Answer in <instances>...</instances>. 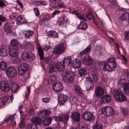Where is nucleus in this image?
I'll return each mask as SVG.
<instances>
[{"label":"nucleus","instance_id":"1","mask_svg":"<svg viewBox=\"0 0 129 129\" xmlns=\"http://www.w3.org/2000/svg\"><path fill=\"white\" fill-rule=\"evenodd\" d=\"M71 57L68 56L65 57L60 63L59 65L52 62L50 64L49 68V72L51 73L55 72L57 70L62 72V80L66 84L73 83L75 78L74 73L69 71H65L64 69H68L72 67L75 69H77L80 67L81 61L77 59L74 60L72 63Z\"/></svg>","mask_w":129,"mask_h":129},{"label":"nucleus","instance_id":"2","mask_svg":"<svg viewBox=\"0 0 129 129\" xmlns=\"http://www.w3.org/2000/svg\"><path fill=\"white\" fill-rule=\"evenodd\" d=\"M69 118V115L67 113L64 114L61 116L55 117V120L57 123L53 125L52 128L54 129H59L60 126L59 123L61 122L64 125L66 124H67Z\"/></svg>","mask_w":129,"mask_h":129},{"label":"nucleus","instance_id":"3","mask_svg":"<svg viewBox=\"0 0 129 129\" xmlns=\"http://www.w3.org/2000/svg\"><path fill=\"white\" fill-rule=\"evenodd\" d=\"M117 63L114 57H111L107 59L104 64L103 70L105 71L112 72L116 67Z\"/></svg>","mask_w":129,"mask_h":129},{"label":"nucleus","instance_id":"4","mask_svg":"<svg viewBox=\"0 0 129 129\" xmlns=\"http://www.w3.org/2000/svg\"><path fill=\"white\" fill-rule=\"evenodd\" d=\"M112 93L118 102H123L127 100L126 96L120 89L114 90L113 91Z\"/></svg>","mask_w":129,"mask_h":129},{"label":"nucleus","instance_id":"5","mask_svg":"<svg viewBox=\"0 0 129 129\" xmlns=\"http://www.w3.org/2000/svg\"><path fill=\"white\" fill-rule=\"evenodd\" d=\"M92 78L88 77L86 78V80L87 81L89 82L88 83V86L86 87V89L87 91H90L93 89L94 87V82H96L98 80V74L96 73H92L91 75Z\"/></svg>","mask_w":129,"mask_h":129},{"label":"nucleus","instance_id":"6","mask_svg":"<svg viewBox=\"0 0 129 129\" xmlns=\"http://www.w3.org/2000/svg\"><path fill=\"white\" fill-rule=\"evenodd\" d=\"M21 59L27 62H31L35 58L34 54L30 51L24 52L21 55Z\"/></svg>","mask_w":129,"mask_h":129},{"label":"nucleus","instance_id":"7","mask_svg":"<svg viewBox=\"0 0 129 129\" xmlns=\"http://www.w3.org/2000/svg\"><path fill=\"white\" fill-rule=\"evenodd\" d=\"M82 117L84 120L88 121H92L95 118L93 114L87 111H85L82 113Z\"/></svg>","mask_w":129,"mask_h":129},{"label":"nucleus","instance_id":"8","mask_svg":"<svg viewBox=\"0 0 129 129\" xmlns=\"http://www.w3.org/2000/svg\"><path fill=\"white\" fill-rule=\"evenodd\" d=\"M65 49V47L63 44H61L57 46L54 49L53 52L57 55H60L63 53Z\"/></svg>","mask_w":129,"mask_h":129},{"label":"nucleus","instance_id":"9","mask_svg":"<svg viewBox=\"0 0 129 129\" xmlns=\"http://www.w3.org/2000/svg\"><path fill=\"white\" fill-rule=\"evenodd\" d=\"M7 75L11 78L16 76L17 74L16 68L12 66L8 67L6 71Z\"/></svg>","mask_w":129,"mask_h":129},{"label":"nucleus","instance_id":"10","mask_svg":"<svg viewBox=\"0 0 129 129\" xmlns=\"http://www.w3.org/2000/svg\"><path fill=\"white\" fill-rule=\"evenodd\" d=\"M102 112L105 116H110L114 114V109L111 107H106L102 109Z\"/></svg>","mask_w":129,"mask_h":129},{"label":"nucleus","instance_id":"11","mask_svg":"<svg viewBox=\"0 0 129 129\" xmlns=\"http://www.w3.org/2000/svg\"><path fill=\"white\" fill-rule=\"evenodd\" d=\"M10 83H8L5 81H1L0 84V87L1 90L5 92H8L10 89Z\"/></svg>","mask_w":129,"mask_h":129},{"label":"nucleus","instance_id":"12","mask_svg":"<svg viewBox=\"0 0 129 129\" xmlns=\"http://www.w3.org/2000/svg\"><path fill=\"white\" fill-rule=\"evenodd\" d=\"M68 98L67 95L62 93L60 94L58 97V101L60 105H64V104L67 101Z\"/></svg>","mask_w":129,"mask_h":129},{"label":"nucleus","instance_id":"13","mask_svg":"<svg viewBox=\"0 0 129 129\" xmlns=\"http://www.w3.org/2000/svg\"><path fill=\"white\" fill-rule=\"evenodd\" d=\"M104 94V89L103 87L98 86L95 89V94L96 97L102 96Z\"/></svg>","mask_w":129,"mask_h":129},{"label":"nucleus","instance_id":"14","mask_svg":"<svg viewBox=\"0 0 129 129\" xmlns=\"http://www.w3.org/2000/svg\"><path fill=\"white\" fill-rule=\"evenodd\" d=\"M10 45L13 48L18 49V50L21 49L23 48V46L20 44L18 41L16 39H13L11 42Z\"/></svg>","mask_w":129,"mask_h":129},{"label":"nucleus","instance_id":"15","mask_svg":"<svg viewBox=\"0 0 129 129\" xmlns=\"http://www.w3.org/2000/svg\"><path fill=\"white\" fill-rule=\"evenodd\" d=\"M53 89L56 92H60L63 89V86L60 82L58 81L55 83L52 86Z\"/></svg>","mask_w":129,"mask_h":129},{"label":"nucleus","instance_id":"16","mask_svg":"<svg viewBox=\"0 0 129 129\" xmlns=\"http://www.w3.org/2000/svg\"><path fill=\"white\" fill-rule=\"evenodd\" d=\"M93 61L92 58L88 55H86L83 59V63L86 65H90L93 64Z\"/></svg>","mask_w":129,"mask_h":129},{"label":"nucleus","instance_id":"17","mask_svg":"<svg viewBox=\"0 0 129 129\" xmlns=\"http://www.w3.org/2000/svg\"><path fill=\"white\" fill-rule=\"evenodd\" d=\"M80 114L78 112H74L72 113L71 117L75 122H78L80 121Z\"/></svg>","mask_w":129,"mask_h":129},{"label":"nucleus","instance_id":"18","mask_svg":"<svg viewBox=\"0 0 129 129\" xmlns=\"http://www.w3.org/2000/svg\"><path fill=\"white\" fill-rule=\"evenodd\" d=\"M14 118V115L9 116L7 117H6L4 121H5L4 122H8L10 121V120H11V123L12 124V126L13 128H14L16 125V122L13 120Z\"/></svg>","mask_w":129,"mask_h":129},{"label":"nucleus","instance_id":"19","mask_svg":"<svg viewBox=\"0 0 129 129\" xmlns=\"http://www.w3.org/2000/svg\"><path fill=\"white\" fill-rule=\"evenodd\" d=\"M101 102L103 104L110 103L111 101V96L109 95H106L101 98Z\"/></svg>","mask_w":129,"mask_h":129},{"label":"nucleus","instance_id":"20","mask_svg":"<svg viewBox=\"0 0 129 129\" xmlns=\"http://www.w3.org/2000/svg\"><path fill=\"white\" fill-rule=\"evenodd\" d=\"M18 49L15 48H10L9 49V54L10 56L13 57H16L18 55Z\"/></svg>","mask_w":129,"mask_h":129},{"label":"nucleus","instance_id":"21","mask_svg":"<svg viewBox=\"0 0 129 129\" xmlns=\"http://www.w3.org/2000/svg\"><path fill=\"white\" fill-rule=\"evenodd\" d=\"M7 54L6 47L4 45H1L0 47V55L2 56H6Z\"/></svg>","mask_w":129,"mask_h":129},{"label":"nucleus","instance_id":"22","mask_svg":"<svg viewBox=\"0 0 129 129\" xmlns=\"http://www.w3.org/2000/svg\"><path fill=\"white\" fill-rule=\"evenodd\" d=\"M31 122L36 126L38 125L41 126L42 125L41 120V118L36 116L33 117L31 120Z\"/></svg>","mask_w":129,"mask_h":129},{"label":"nucleus","instance_id":"23","mask_svg":"<svg viewBox=\"0 0 129 129\" xmlns=\"http://www.w3.org/2000/svg\"><path fill=\"white\" fill-rule=\"evenodd\" d=\"M16 20L17 24L19 25L27 23L26 20L23 18L21 15H19L17 18Z\"/></svg>","mask_w":129,"mask_h":129},{"label":"nucleus","instance_id":"24","mask_svg":"<svg viewBox=\"0 0 129 129\" xmlns=\"http://www.w3.org/2000/svg\"><path fill=\"white\" fill-rule=\"evenodd\" d=\"M48 36L50 38H58V34L54 30H50L47 33Z\"/></svg>","mask_w":129,"mask_h":129},{"label":"nucleus","instance_id":"25","mask_svg":"<svg viewBox=\"0 0 129 129\" xmlns=\"http://www.w3.org/2000/svg\"><path fill=\"white\" fill-rule=\"evenodd\" d=\"M88 27V25L86 23L81 21L80 23L77 26V29H79L85 30Z\"/></svg>","mask_w":129,"mask_h":129},{"label":"nucleus","instance_id":"26","mask_svg":"<svg viewBox=\"0 0 129 129\" xmlns=\"http://www.w3.org/2000/svg\"><path fill=\"white\" fill-rule=\"evenodd\" d=\"M10 87H11L12 91L14 93L17 92V91L19 87V85L16 83H10Z\"/></svg>","mask_w":129,"mask_h":129},{"label":"nucleus","instance_id":"27","mask_svg":"<svg viewBox=\"0 0 129 129\" xmlns=\"http://www.w3.org/2000/svg\"><path fill=\"white\" fill-rule=\"evenodd\" d=\"M4 30L7 33H10L12 31V28L10 23L9 22L6 23L4 26Z\"/></svg>","mask_w":129,"mask_h":129},{"label":"nucleus","instance_id":"28","mask_svg":"<svg viewBox=\"0 0 129 129\" xmlns=\"http://www.w3.org/2000/svg\"><path fill=\"white\" fill-rule=\"evenodd\" d=\"M52 120V119L50 117H46L43 121L42 123L44 126H49L51 123Z\"/></svg>","mask_w":129,"mask_h":129},{"label":"nucleus","instance_id":"29","mask_svg":"<svg viewBox=\"0 0 129 129\" xmlns=\"http://www.w3.org/2000/svg\"><path fill=\"white\" fill-rule=\"evenodd\" d=\"M120 19L122 21L125 20L126 22H129V13H124L122 14L121 17H120Z\"/></svg>","mask_w":129,"mask_h":129},{"label":"nucleus","instance_id":"30","mask_svg":"<svg viewBox=\"0 0 129 129\" xmlns=\"http://www.w3.org/2000/svg\"><path fill=\"white\" fill-rule=\"evenodd\" d=\"M38 53L40 57L41 60H42L44 58V54L43 49L41 46L39 47L38 48Z\"/></svg>","mask_w":129,"mask_h":129},{"label":"nucleus","instance_id":"31","mask_svg":"<svg viewBox=\"0 0 129 129\" xmlns=\"http://www.w3.org/2000/svg\"><path fill=\"white\" fill-rule=\"evenodd\" d=\"M66 22V19L62 16L58 17V18L57 24L59 25L62 26Z\"/></svg>","mask_w":129,"mask_h":129},{"label":"nucleus","instance_id":"32","mask_svg":"<svg viewBox=\"0 0 129 129\" xmlns=\"http://www.w3.org/2000/svg\"><path fill=\"white\" fill-rule=\"evenodd\" d=\"M74 88L76 94L80 96H82V92L79 86L77 85H75Z\"/></svg>","mask_w":129,"mask_h":129},{"label":"nucleus","instance_id":"33","mask_svg":"<svg viewBox=\"0 0 129 129\" xmlns=\"http://www.w3.org/2000/svg\"><path fill=\"white\" fill-rule=\"evenodd\" d=\"M24 47V49L26 51H30L33 49V45L29 43H26L25 44Z\"/></svg>","mask_w":129,"mask_h":129},{"label":"nucleus","instance_id":"34","mask_svg":"<svg viewBox=\"0 0 129 129\" xmlns=\"http://www.w3.org/2000/svg\"><path fill=\"white\" fill-rule=\"evenodd\" d=\"M7 63L5 61H2L0 63V68L2 70L5 71L7 69Z\"/></svg>","mask_w":129,"mask_h":129},{"label":"nucleus","instance_id":"35","mask_svg":"<svg viewBox=\"0 0 129 129\" xmlns=\"http://www.w3.org/2000/svg\"><path fill=\"white\" fill-rule=\"evenodd\" d=\"M58 2L57 3V4H56L55 5H54L52 8L55 9L57 8L58 7L62 8H65V6L64 3L63 2Z\"/></svg>","mask_w":129,"mask_h":129},{"label":"nucleus","instance_id":"36","mask_svg":"<svg viewBox=\"0 0 129 129\" xmlns=\"http://www.w3.org/2000/svg\"><path fill=\"white\" fill-rule=\"evenodd\" d=\"M122 87H123L125 93L127 95H129V83H126Z\"/></svg>","mask_w":129,"mask_h":129},{"label":"nucleus","instance_id":"37","mask_svg":"<svg viewBox=\"0 0 129 129\" xmlns=\"http://www.w3.org/2000/svg\"><path fill=\"white\" fill-rule=\"evenodd\" d=\"M77 127L78 129H88L87 125L82 122H80L79 124L77 125Z\"/></svg>","mask_w":129,"mask_h":129},{"label":"nucleus","instance_id":"38","mask_svg":"<svg viewBox=\"0 0 129 129\" xmlns=\"http://www.w3.org/2000/svg\"><path fill=\"white\" fill-rule=\"evenodd\" d=\"M94 125L93 129H102L103 125L98 121L95 123H94Z\"/></svg>","mask_w":129,"mask_h":129},{"label":"nucleus","instance_id":"39","mask_svg":"<svg viewBox=\"0 0 129 129\" xmlns=\"http://www.w3.org/2000/svg\"><path fill=\"white\" fill-rule=\"evenodd\" d=\"M34 34L33 31L30 30L26 31L24 33L25 37L26 39H29L30 37L31 36Z\"/></svg>","mask_w":129,"mask_h":129},{"label":"nucleus","instance_id":"40","mask_svg":"<svg viewBox=\"0 0 129 129\" xmlns=\"http://www.w3.org/2000/svg\"><path fill=\"white\" fill-rule=\"evenodd\" d=\"M91 48L90 45H89L85 49L80 52V54L81 55H83L86 53H88L90 51Z\"/></svg>","mask_w":129,"mask_h":129},{"label":"nucleus","instance_id":"41","mask_svg":"<svg viewBox=\"0 0 129 129\" xmlns=\"http://www.w3.org/2000/svg\"><path fill=\"white\" fill-rule=\"evenodd\" d=\"M95 55L98 57L102 56V48L101 47H98L95 51Z\"/></svg>","mask_w":129,"mask_h":129},{"label":"nucleus","instance_id":"42","mask_svg":"<svg viewBox=\"0 0 129 129\" xmlns=\"http://www.w3.org/2000/svg\"><path fill=\"white\" fill-rule=\"evenodd\" d=\"M69 101L71 103L73 104H75L77 101L78 99L77 98L73 95H71Z\"/></svg>","mask_w":129,"mask_h":129},{"label":"nucleus","instance_id":"43","mask_svg":"<svg viewBox=\"0 0 129 129\" xmlns=\"http://www.w3.org/2000/svg\"><path fill=\"white\" fill-rule=\"evenodd\" d=\"M18 67L27 71L28 69L29 65L27 63H21Z\"/></svg>","mask_w":129,"mask_h":129},{"label":"nucleus","instance_id":"44","mask_svg":"<svg viewBox=\"0 0 129 129\" xmlns=\"http://www.w3.org/2000/svg\"><path fill=\"white\" fill-rule=\"evenodd\" d=\"M9 101V99L6 96H4L1 101V106H3L5 105V103H7Z\"/></svg>","mask_w":129,"mask_h":129},{"label":"nucleus","instance_id":"45","mask_svg":"<svg viewBox=\"0 0 129 129\" xmlns=\"http://www.w3.org/2000/svg\"><path fill=\"white\" fill-rule=\"evenodd\" d=\"M87 73V71L84 68L81 69L79 71V74L81 77L84 76Z\"/></svg>","mask_w":129,"mask_h":129},{"label":"nucleus","instance_id":"46","mask_svg":"<svg viewBox=\"0 0 129 129\" xmlns=\"http://www.w3.org/2000/svg\"><path fill=\"white\" fill-rule=\"evenodd\" d=\"M64 10H62L61 11H59L58 10H56L52 13L51 17L54 18L55 15L60 14L61 12H64Z\"/></svg>","mask_w":129,"mask_h":129},{"label":"nucleus","instance_id":"47","mask_svg":"<svg viewBox=\"0 0 129 129\" xmlns=\"http://www.w3.org/2000/svg\"><path fill=\"white\" fill-rule=\"evenodd\" d=\"M18 73L19 74L23 77L25 72L26 71L21 68L18 67Z\"/></svg>","mask_w":129,"mask_h":129},{"label":"nucleus","instance_id":"48","mask_svg":"<svg viewBox=\"0 0 129 129\" xmlns=\"http://www.w3.org/2000/svg\"><path fill=\"white\" fill-rule=\"evenodd\" d=\"M56 80V76L54 75H52L49 76L48 78V82H54Z\"/></svg>","mask_w":129,"mask_h":129},{"label":"nucleus","instance_id":"49","mask_svg":"<svg viewBox=\"0 0 129 129\" xmlns=\"http://www.w3.org/2000/svg\"><path fill=\"white\" fill-rule=\"evenodd\" d=\"M61 1V0H49V5L52 8L54 5L57 4L58 2Z\"/></svg>","mask_w":129,"mask_h":129},{"label":"nucleus","instance_id":"50","mask_svg":"<svg viewBox=\"0 0 129 129\" xmlns=\"http://www.w3.org/2000/svg\"><path fill=\"white\" fill-rule=\"evenodd\" d=\"M35 2L36 3V4L37 5H46L47 4V3L45 1L42 0L35 1Z\"/></svg>","mask_w":129,"mask_h":129},{"label":"nucleus","instance_id":"51","mask_svg":"<svg viewBox=\"0 0 129 129\" xmlns=\"http://www.w3.org/2000/svg\"><path fill=\"white\" fill-rule=\"evenodd\" d=\"M126 80L125 79H121L118 83V85L120 87H122L127 83L126 82Z\"/></svg>","mask_w":129,"mask_h":129},{"label":"nucleus","instance_id":"52","mask_svg":"<svg viewBox=\"0 0 129 129\" xmlns=\"http://www.w3.org/2000/svg\"><path fill=\"white\" fill-rule=\"evenodd\" d=\"M27 128V129H38V127L37 126L31 123L28 124Z\"/></svg>","mask_w":129,"mask_h":129},{"label":"nucleus","instance_id":"53","mask_svg":"<svg viewBox=\"0 0 129 129\" xmlns=\"http://www.w3.org/2000/svg\"><path fill=\"white\" fill-rule=\"evenodd\" d=\"M21 61V60L19 58L17 57L13 59L12 60V62L14 64H18Z\"/></svg>","mask_w":129,"mask_h":129},{"label":"nucleus","instance_id":"54","mask_svg":"<svg viewBox=\"0 0 129 129\" xmlns=\"http://www.w3.org/2000/svg\"><path fill=\"white\" fill-rule=\"evenodd\" d=\"M122 112L124 115H127L129 113L128 108H122Z\"/></svg>","mask_w":129,"mask_h":129},{"label":"nucleus","instance_id":"55","mask_svg":"<svg viewBox=\"0 0 129 129\" xmlns=\"http://www.w3.org/2000/svg\"><path fill=\"white\" fill-rule=\"evenodd\" d=\"M76 16L77 18L80 20H82L84 21H86V18L82 16L79 13L76 15Z\"/></svg>","mask_w":129,"mask_h":129},{"label":"nucleus","instance_id":"56","mask_svg":"<svg viewBox=\"0 0 129 129\" xmlns=\"http://www.w3.org/2000/svg\"><path fill=\"white\" fill-rule=\"evenodd\" d=\"M49 18L47 17L43 18L41 20V22L42 23H44L45 22L48 21L49 20Z\"/></svg>","mask_w":129,"mask_h":129},{"label":"nucleus","instance_id":"57","mask_svg":"<svg viewBox=\"0 0 129 129\" xmlns=\"http://www.w3.org/2000/svg\"><path fill=\"white\" fill-rule=\"evenodd\" d=\"M25 124V122L24 120H22L19 125V127L20 128H23Z\"/></svg>","mask_w":129,"mask_h":129},{"label":"nucleus","instance_id":"58","mask_svg":"<svg viewBox=\"0 0 129 129\" xmlns=\"http://www.w3.org/2000/svg\"><path fill=\"white\" fill-rule=\"evenodd\" d=\"M7 19L5 18L2 15H0V26L2 24L1 21L3 22L4 21H7Z\"/></svg>","mask_w":129,"mask_h":129},{"label":"nucleus","instance_id":"59","mask_svg":"<svg viewBox=\"0 0 129 129\" xmlns=\"http://www.w3.org/2000/svg\"><path fill=\"white\" fill-rule=\"evenodd\" d=\"M125 39L126 40H129V31L125 32Z\"/></svg>","mask_w":129,"mask_h":129},{"label":"nucleus","instance_id":"60","mask_svg":"<svg viewBox=\"0 0 129 129\" xmlns=\"http://www.w3.org/2000/svg\"><path fill=\"white\" fill-rule=\"evenodd\" d=\"M34 11L36 16L37 17H38L40 14L38 9L37 8H34Z\"/></svg>","mask_w":129,"mask_h":129},{"label":"nucleus","instance_id":"61","mask_svg":"<svg viewBox=\"0 0 129 129\" xmlns=\"http://www.w3.org/2000/svg\"><path fill=\"white\" fill-rule=\"evenodd\" d=\"M42 100L43 102L46 103H49L50 101V99L47 98H43Z\"/></svg>","mask_w":129,"mask_h":129},{"label":"nucleus","instance_id":"62","mask_svg":"<svg viewBox=\"0 0 129 129\" xmlns=\"http://www.w3.org/2000/svg\"><path fill=\"white\" fill-rule=\"evenodd\" d=\"M43 49L46 50H47L51 49V46H48L47 45H45V46H43Z\"/></svg>","mask_w":129,"mask_h":129},{"label":"nucleus","instance_id":"63","mask_svg":"<svg viewBox=\"0 0 129 129\" xmlns=\"http://www.w3.org/2000/svg\"><path fill=\"white\" fill-rule=\"evenodd\" d=\"M35 113V112L34 109L33 108L31 109L30 110L29 113V114L30 115H34Z\"/></svg>","mask_w":129,"mask_h":129},{"label":"nucleus","instance_id":"64","mask_svg":"<svg viewBox=\"0 0 129 129\" xmlns=\"http://www.w3.org/2000/svg\"><path fill=\"white\" fill-rule=\"evenodd\" d=\"M37 115L38 117H40L41 118H43L45 117L44 115L42 114L41 111L37 113Z\"/></svg>","mask_w":129,"mask_h":129}]
</instances>
